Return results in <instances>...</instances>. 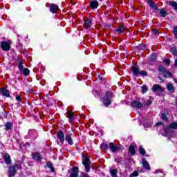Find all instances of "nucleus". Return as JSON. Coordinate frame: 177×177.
<instances>
[{"label": "nucleus", "instance_id": "obj_1", "mask_svg": "<svg viewBox=\"0 0 177 177\" xmlns=\"http://www.w3.org/2000/svg\"><path fill=\"white\" fill-rule=\"evenodd\" d=\"M147 3L149 8L153 10V13H157V12H159V14L160 15L161 17H167L168 16V12L165 10V8H158V6H157L156 3L151 0H147Z\"/></svg>", "mask_w": 177, "mask_h": 177}, {"label": "nucleus", "instance_id": "obj_2", "mask_svg": "<svg viewBox=\"0 0 177 177\" xmlns=\"http://www.w3.org/2000/svg\"><path fill=\"white\" fill-rule=\"evenodd\" d=\"M115 96V95H114V93L112 91H106L104 96L102 97V103L104 104V106H105V107H109V106L113 103L111 99Z\"/></svg>", "mask_w": 177, "mask_h": 177}, {"label": "nucleus", "instance_id": "obj_3", "mask_svg": "<svg viewBox=\"0 0 177 177\" xmlns=\"http://www.w3.org/2000/svg\"><path fill=\"white\" fill-rule=\"evenodd\" d=\"M131 71L134 77H139V75L140 77H149V73H147V71L145 70L140 71V68L135 65L131 66Z\"/></svg>", "mask_w": 177, "mask_h": 177}, {"label": "nucleus", "instance_id": "obj_4", "mask_svg": "<svg viewBox=\"0 0 177 177\" xmlns=\"http://www.w3.org/2000/svg\"><path fill=\"white\" fill-rule=\"evenodd\" d=\"M82 165H84V167L85 168V171H86V174H88V172H90V171H91V160L89 159L88 156H84L83 160H82Z\"/></svg>", "mask_w": 177, "mask_h": 177}, {"label": "nucleus", "instance_id": "obj_5", "mask_svg": "<svg viewBox=\"0 0 177 177\" xmlns=\"http://www.w3.org/2000/svg\"><path fill=\"white\" fill-rule=\"evenodd\" d=\"M158 71L159 73H163V77L164 78H169V77H173L174 75L171 71H167V68H165L163 66H158Z\"/></svg>", "mask_w": 177, "mask_h": 177}, {"label": "nucleus", "instance_id": "obj_6", "mask_svg": "<svg viewBox=\"0 0 177 177\" xmlns=\"http://www.w3.org/2000/svg\"><path fill=\"white\" fill-rule=\"evenodd\" d=\"M0 47L3 52H9L10 50V44L6 41H1L0 43Z\"/></svg>", "mask_w": 177, "mask_h": 177}, {"label": "nucleus", "instance_id": "obj_7", "mask_svg": "<svg viewBox=\"0 0 177 177\" xmlns=\"http://www.w3.org/2000/svg\"><path fill=\"white\" fill-rule=\"evenodd\" d=\"M130 106L133 109H142L143 107V104L139 101L133 100L130 102Z\"/></svg>", "mask_w": 177, "mask_h": 177}, {"label": "nucleus", "instance_id": "obj_8", "mask_svg": "<svg viewBox=\"0 0 177 177\" xmlns=\"http://www.w3.org/2000/svg\"><path fill=\"white\" fill-rule=\"evenodd\" d=\"M32 160H35V161H37V162H41V161H42V156L39 152L32 153Z\"/></svg>", "mask_w": 177, "mask_h": 177}, {"label": "nucleus", "instance_id": "obj_9", "mask_svg": "<svg viewBox=\"0 0 177 177\" xmlns=\"http://www.w3.org/2000/svg\"><path fill=\"white\" fill-rule=\"evenodd\" d=\"M57 138L61 142V145L64 144V132L62 130H59L57 133Z\"/></svg>", "mask_w": 177, "mask_h": 177}, {"label": "nucleus", "instance_id": "obj_10", "mask_svg": "<svg viewBox=\"0 0 177 177\" xmlns=\"http://www.w3.org/2000/svg\"><path fill=\"white\" fill-rule=\"evenodd\" d=\"M151 91L153 93H156V92L162 93L164 92V88L161 87V85L160 84H153L151 88Z\"/></svg>", "mask_w": 177, "mask_h": 177}, {"label": "nucleus", "instance_id": "obj_11", "mask_svg": "<svg viewBox=\"0 0 177 177\" xmlns=\"http://www.w3.org/2000/svg\"><path fill=\"white\" fill-rule=\"evenodd\" d=\"M84 28H85L86 30H91V27H92V21L87 18L85 20H84Z\"/></svg>", "mask_w": 177, "mask_h": 177}, {"label": "nucleus", "instance_id": "obj_12", "mask_svg": "<svg viewBox=\"0 0 177 177\" xmlns=\"http://www.w3.org/2000/svg\"><path fill=\"white\" fill-rule=\"evenodd\" d=\"M49 9H50V12L51 13H53V15H55L59 10V6H57L55 3H50Z\"/></svg>", "mask_w": 177, "mask_h": 177}, {"label": "nucleus", "instance_id": "obj_13", "mask_svg": "<svg viewBox=\"0 0 177 177\" xmlns=\"http://www.w3.org/2000/svg\"><path fill=\"white\" fill-rule=\"evenodd\" d=\"M80 169L78 167L75 166L72 168V173L70 175V177H78Z\"/></svg>", "mask_w": 177, "mask_h": 177}, {"label": "nucleus", "instance_id": "obj_14", "mask_svg": "<svg viewBox=\"0 0 177 177\" xmlns=\"http://www.w3.org/2000/svg\"><path fill=\"white\" fill-rule=\"evenodd\" d=\"M89 6L91 9H97V8H99V1H97V0L91 1H90Z\"/></svg>", "mask_w": 177, "mask_h": 177}, {"label": "nucleus", "instance_id": "obj_15", "mask_svg": "<svg viewBox=\"0 0 177 177\" xmlns=\"http://www.w3.org/2000/svg\"><path fill=\"white\" fill-rule=\"evenodd\" d=\"M65 140L67 142L69 146H73V145H74V142L73 141V138H71V134H65Z\"/></svg>", "mask_w": 177, "mask_h": 177}, {"label": "nucleus", "instance_id": "obj_16", "mask_svg": "<svg viewBox=\"0 0 177 177\" xmlns=\"http://www.w3.org/2000/svg\"><path fill=\"white\" fill-rule=\"evenodd\" d=\"M3 159L7 165H10V164H12V159L10 158V155H9L8 153L4 154Z\"/></svg>", "mask_w": 177, "mask_h": 177}, {"label": "nucleus", "instance_id": "obj_17", "mask_svg": "<svg viewBox=\"0 0 177 177\" xmlns=\"http://www.w3.org/2000/svg\"><path fill=\"white\" fill-rule=\"evenodd\" d=\"M168 129H177V123L175 122L170 123L165 130L166 133H168Z\"/></svg>", "mask_w": 177, "mask_h": 177}, {"label": "nucleus", "instance_id": "obj_18", "mask_svg": "<svg viewBox=\"0 0 177 177\" xmlns=\"http://www.w3.org/2000/svg\"><path fill=\"white\" fill-rule=\"evenodd\" d=\"M142 164L144 168H145V169H147L148 171H151V168L150 167V164L147 160H146V158H142Z\"/></svg>", "mask_w": 177, "mask_h": 177}, {"label": "nucleus", "instance_id": "obj_19", "mask_svg": "<svg viewBox=\"0 0 177 177\" xmlns=\"http://www.w3.org/2000/svg\"><path fill=\"white\" fill-rule=\"evenodd\" d=\"M9 177L15 176L16 175V169L14 165L10 166L8 169Z\"/></svg>", "mask_w": 177, "mask_h": 177}, {"label": "nucleus", "instance_id": "obj_20", "mask_svg": "<svg viewBox=\"0 0 177 177\" xmlns=\"http://www.w3.org/2000/svg\"><path fill=\"white\" fill-rule=\"evenodd\" d=\"M109 149L112 153H116V151H118V147L115 146L114 142L109 143Z\"/></svg>", "mask_w": 177, "mask_h": 177}, {"label": "nucleus", "instance_id": "obj_21", "mask_svg": "<svg viewBox=\"0 0 177 177\" xmlns=\"http://www.w3.org/2000/svg\"><path fill=\"white\" fill-rule=\"evenodd\" d=\"M46 167L50 169V171L54 173L56 172V170L55 169V167H53V163L50 161H48L46 164Z\"/></svg>", "mask_w": 177, "mask_h": 177}, {"label": "nucleus", "instance_id": "obj_22", "mask_svg": "<svg viewBox=\"0 0 177 177\" xmlns=\"http://www.w3.org/2000/svg\"><path fill=\"white\" fill-rule=\"evenodd\" d=\"M0 91L3 96H6V97H10V93H9V90L5 88H1Z\"/></svg>", "mask_w": 177, "mask_h": 177}, {"label": "nucleus", "instance_id": "obj_23", "mask_svg": "<svg viewBox=\"0 0 177 177\" xmlns=\"http://www.w3.org/2000/svg\"><path fill=\"white\" fill-rule=\"evenodd\" d=\"M167 4L171 8H174V10H177V2L174 1H167Z\"/></svg>", "mask_w": 177, "mask_h": 177}, {"label": "nucleus", "instance_id": "obj_24", "mask_svg": "<svg viewBox=\"0 0 177 177\" xmlns=\"http://www.w3.org/2000/svg\"><path fill=\"white\" fill-rule=\"evenodd\" d=\"M129 153L131 154V156H135V154H136V150H135V147L133 145H130L129 147Z\"/></svg>", "mask_w": 177, "mask_h": 177}, {"label": "nucleus", "instance_id": "obj_25", "mask_svg": "<svg viewBox=\"0 0 177 177\" xmlns=\"http://www.w3.org/2000/svg\"><path fill=\"white\" fill-rule=\"evenodd\" d=\"M115 32H118V34L121 35L125 32V28H124V26H119L118 29H115Z\"/></svg>", "mask_w": 177, "mask_h": 177}, {"label": "nucleus", "instance_id": "obj_26", "mask_svg": "<svg viewBox=\"0 0 177 177\" xmlns=\"http://www.w3.org/2000/svg\"><path fill=\"white\" fill-rule=\"evenodd\" d=\"M66 114L68 115V118L69 119V121H74V112L68 111L66 112Z\"/></svg>", "mask_w": 177, "mask_h": 177}, {"label": "nucleus", "instance_id": "obj_27", "mask_svg": "<svg viewBox=\"0 0 177 177\" xmlns=\"http://www.w3.org/2000/svg\"><path fill=\"white\" fill-rule=\"evenodd\" d=\"M109 144L106 142H103L100 145V149L101 150H103L104 151H106V150H109Z\"/></svg>", "mask_w": 177, "mask_h": 177}, {"label": "nucleus", "instance_id": "obj_28", "mask_svg": "<svg viewBox=\"0 0 177 177\" xmlns=\"http://www.w3.org/2000/svg\"><path fill=\"white\" fill-rule=\"evenodd\" d=\"M137 50H145L147 49V44H140L136 46Z\"/></svg>", "mask_w": 177, "mask_h": 177}, {"label": "nucleus", "instance_id": "obj_29", "mask_svg": "<svg viewBox=\"0 0 177 177\" xmlns=\"http://www.w3.org/2000/svg\"><path fill=\"white\" fill-rule=\"evenodd\" d=\"M53 104H56V100L55 98H48L47 106H53Z\"/></svg>", "mask_w": 177, "mask_h": 177}, {"label": "nucleus", "instance_id": "obj_30", "mask_svg": "<svg viewBox=\"0 0 177 177\" xmlns=\"http://www.w3.org/2000/svg\"><path fill=\"white\" fill-rule=\"evenodd\" d=\"M17 62H18V68H19V71H24V66H23V62H21V59H18Z\"/></svg>", "mask_w": 177, "mask_h": 177}, {"label": "nucleus", "instance_id": "obj_31", "mask_svg": "<svg viewBox=\"0 0 177 177\" xmlns=\"http://www.w3.org/2000/svg\"><path fill=\"white\" fill-rule=\"evenodd\" d=\"M167 89L169 92H175V87L174 86V84H167Z\"/></svg>", "mask_w": 177, "mask_h": 177}, {"label": "nucleus", "instance_id": "obj_32", "mask_svg": "<svg viewBox=\"0 0 177 177\" xmlns=\"http://www.w3.org/2000/svg\"><path fill=\"white\" fill-rule=\"evenodd\" d=\"M110 174L112 177H118L117 174H118V169H110Z\"/></svg>", "mask_w": 177, "mask_h": 177}, {"label": "nucleus", "instance_id": "obj_33", "mask_svg": "<svg viewBox=\"0 0 177 177\" xmlns=\"http://www.w3.org/2000/svg\"><path fill=\"white\" fill-rule=\"evenodd\" d=\"M5 127H6V131H10V129H12V127H13V123L10 122H7L5 124Z\"/></svg>", "mask_w": 177, "mask_h": 177}, {"label": "nucleus", "instance_id": "obj_34", "mask_svg": "<svg viewBox=\"0 0 177 177\" xmlns=\"http://www.w3.org/2000/svg\"><path fill=\"white\" fill-rule=\"evenodd\" d=\"M149 60L151 62H156L157 61V55L156 53H153L149 55Z\"/></svg>", "mask_w": 177, "mask_h": 177}, {"label": "nucleus", "instance_id": "obj_35", "mask_svg": "<svg viewBox=\"0 0 177 177\" xmlns=\"http://www.w3.org/2000/svg\"><path fill=\"white\" fill-rule=\"evenodd\" d=\"M138 151L141 156H146V150L145 149V148H143V147L140 146Z\"/></svg>", "mask_w": 177, "mask_h": 177}, {"label": "nucleus", "instance_id": "obj_36", "mask_svg": "<svg viewBox=\"0 0 177 177\" xmlns=\"http://www.w3.org/2000/svg\"><path fill=\"white\" fill-rule=\"evenodd\" d=\"M23 74L25 75V77H28V75H30V69L28 68H24V70L21 71Z\"/></svg>", "mask_w": 177, "mask_h": 177}, {"label": "nucleus", "instance_id": "obj_37", "mask_svg": "<svg viewBox=\"0 0 177 177\" xmlns=\"http://www.w3.org/2000/svg\"><path fill=\"white\" fill-rule=\"evenodd\" d=\"M170 52H171V53L174 56H176V55H177V48H176V47H172V48L170 49Z\"/></svg>", "mask_w": 177, "mask_h": 177}, {"label": "nucleus", "instance_id": "obj_38", "mask_svg": "<svg viewBox=\"0 0 177 177\" xmlns=\"http://www.w3.org/2000/svg\"><path fill=\"white\" fill-rule=\"evenodd\" d=\"M136 176H139V171H133V172L129 176V177H136Z\"/></svg>", "mask_w": 177, "mask_h": 177}, {"label": "nucleus", "instance_id": "obj_39", "mask_svg": "<svg viewBox=\"0 0 177 177\" xmlns=\"http://www.w3.org/2000/svg\"><path fill=\"white\" fill-rule=\"evenodd\" d=\"M163 63L165 64L167 67H169V66H171V60L168 59H165L163 60Z\"/></svg>", "mask_w": 177, "mask_h": 177}, {"label": "nucleus", "instance_id": "obj_40", "mask_svg": "<svg viewBox=\"0 0 177 177\" xmlns=\"http://www.w3.org/2000/svg\"><path fill=\"white\" fill-rule=\"evenodd\" d=\"M14 167H15V169H16V168H17V169H23V167L21 166V164H20V163L15 164Z\"/></svg>", "mask_w": 177, "mask_h": 177}, {"label": "nucleus", "instance_id": "obj_41", "mask_svg": "<svg viewBox=\"0 0 177 177\" xmlns=\"http://www.w3.org/2000/svg\"><path fill=\"white\" fill-rule=\"evenodd\" d=\"M161 117L163 121H168V117H167V115L165 113H161Z\"/></svg>", "mask_w": 177, "mask_h": 177}, {"label": "nucleus", "instance_id": "obj_42", "mask_svg": "<svg viewBox=\"0 0 177 177\" xmlns=\"http://www.w3.org/2000/svg\"><path fill=\"white\" fill-rule=\"evenodd\" d=\"M121 158H122V157H119V158H115L114 159L115 162H117L118 164H121L122 160H121Z\"/></svg>", "mask_w": 177, "mask_h": 177}, {"label": "nucleus", "instance_id": "obj_43", "mask_svg": "<svg viewBox=\"0 0 177 177\" xmlns=\"http://www.w3.org/2000/svg\"><path fill=\"white\" fill-rule=\"evenodd\" d=\"M142 93H146L147 92V86L143 85L142 86Z\"/></svg>", "mask_w": 177, "mask_h": 177}, {"label": "nucleus", "instance_id": "obj_44", "mask_svg": "<svg viewBox=\"0 0 177 177\" xmlns=\"http://www.w3.org/2000/svg\"><path fill=\"white\" fill-rule=\"evenodd\" d=\"M104 26L105 27V28H111V27H113V24H104Z\"/></svg>", "mask_w": 177, "mask_h": 177}, {"label": "nucleus", "instance_id": "obj_45", "mask_svg": "<svg viewBox=\"0 0 177 177\" xmlns=\"http://www.w3.org/2000/svg\"><path fill=\"white\" fill-rule=\"evenodd\" d=\"M174 32V34L176 37V39H177V26H175L174 27V32Z\"/></svg>", "mask_w": 177, "mask_h": 177}, {"label": "nucleus", "instance_id": "obj_46", "mask_svg": "<svg viewBox=\"0 0 177 177\" xmlns=\"http://www.w3.org/2000/svg\"><path fill=\"white\" fill-rule=\"evenodd\" d=\"M3 118H6V117H8V113L6 111H3L2 113H1Z\"/></svg>", "mask_w": 177, "mask_h": 177}, {"label": "nucleus", "instance_id": "obj_47", "mask_svg": "<svg viewBox=\"0 0 177 177\" xmlns=\"http://www.w3.org/2000/svg\"><path fill=\"white\" fill-rule=\"evenodd\" d=\"M15 99L17 102H21V97L19 95L16 96Z\"/></svg>", "mask_w": 177, "mask_h": 177}, {"label": "nucleus", "instance_id": "obj_48", "mask_svg": "<svg viewBox=\"0 0 177 177\" xmlns=\"http://www.w3.org/2000/svg\"><path fill=\"white\" fill-rule=\"evenodd\" d=\"M152 32L155 35H157V34H158V30L157 29H153L152 30Z\"/></svg>", "mask_w": 177, "mask_h": 177}, {"label": "nucleus", "instance_id": "obj_49", "mask_svg": "<svg viewBox=\"0 0 177 177\" xmlns=\"http://www.w3.org/2000/svg\"><path fill=\"white\" fill-rule=\"evenodd\" d=\"M156 125V127H160V125H164V123L162 122H158Z\"/></svg>", "mask_w": 177, "mask_h": 177}, {"label": "nucleus", "instance_id": "obj_50", "mask_svg": "<svg viewBox=\"0 0 177 177\" xmlns=\"http://www.w3.org/2000/svg\"><path fill=\"white\" fill-rule=\"evenodd\" d=\"M97 80H99L100 81H102L103 80V77L100 75H97Z\"/></svg>", "mask_w": 177, "mask_h": 177}, {"label": "nucleus", "instance_id": "obj_51", "mask_svg": "<svg viewBox=\"0 0 177 177\" xmlns=\"http://www.w3.org/2000/svg\"><path fill=\"white\" fill-rule=\"evenodd\" d=\"M82 175L83 177H91L89 174L85 173H82Z\"/></svg>", "mask_w": 177, "mask_h": 177}, {"label": "nucleus", "instance_id": "obj_52", "mask_svg": "<svg viewBox=\"0 0 177 177\" xmlns=\"http://www.w3.org/2000/svg\"><path fill=\"white\" fill-rule=\"evenodd\" d=\"M162 172V170H160V169H156L155 171V174H161Z\"/></svg>", "mask_w": 177, "mask_h": 177}, {"label": "nucleus", "instance_id": "obj_53", "mask_svg": "<svg viewBox=\"0 0 177 177\" xmlns=\"http://www.w3.org/2000/svg\"><path fill=\"white\" fill-rule=\"evenodd\" d=\"M151 104V100H148L147 101V106H150Z\"/></svg>", "mask_w": 177, "mask_h": 177}, {"label": "nucleus", "instance_id": "obj_54", "mask_svg": "<svg viewBox=\"0 0 177 177\" xmlns=\"http://www.w3.org/2000/svg\"><path fill=\"white\" fill-rule=\"evenodd\" d=\"M118 149H120V150H121V151H122V150H124V146L120 145V146L118 147Z\"/></svg>", "mask_w": 177, "mask_h": 177}, {"label": "nucleus", "instance_id": "obj_55", "mask_svg": "<svg viewBox=\"0 0 177 177\" xmlns=\"http://www.w3.org/2000/svg\"><path fill=\"white\" fill-rule=\"evenodd\" d=\"M174 67H177V59L174 61Z\"/></svg>", "mask_w": 177, "mask_h": 177}, {"label": "nucleus", "instance_id": "obj_56", "mask_svg": "<svg viewBox=\"0 0 177 177\" xmlns=\"http://www.w3.org/2000/svg\"><path fill=\"white\" fill-rule=\"evenodd\" d=\"M173 80L176 84H177V79L175 77H173Z\"/></svg>", "mask_w": 177, "mask_h": 177}, {"label": "nucleus", "instance_id": "obj_57", "mask_svg": "<svg viewBox=\"0 0 177 177\" xmlns=\"http://www.w3.org/2000/svg\"><path fill=\"white\" fill-rule=\"evenodd\" d=\"M46 8H49V6H50V3H47L46 4Z\"/></svg>", "mask_w": 177, "mask_h": 177}, {"label": "nucleus", "instance_id": "obj_58", "mask_svg": "<svg viewBox=\"0 0 177 177\" xmlns=\"http://www.w3.org/2000/svg\"><path fill=\"white\" fill-rule=\"evenodd\" d=\"M30 92H34V88H30Z\"/></svg>", "mask_w": 177, "mask_h": 177}]
</instances>
